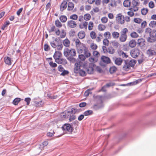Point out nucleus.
Returning a JSON list of instances; mask_svg holds the SVG:
<instances>
[{
	"label": "nucleus",
	"mask_w": 156,
	"mask_h": 156,
	"mask_svg": "<svg viewBox=\"0 0 156 156\" xmlns=\"http://www.w3.org/2000/svg\"><path fill=\"white\" fill-rule=\"evenodd\" d=\"M68 118H69V121L71 122L76 119V117L75 115L72 114L71 112H70V113L69 114Z\"/></svg>",
	"instance_id": "obj_23"
},
{
	"label": "nucleus",
	"mask_w": 156,
	"mask_h": 156,
	"mask_svg": "<svg viewBox=\"0 0 156 156\" xmlns=\"http://www.w3.org/2000/svg\"><path fill=\"white\" fill-rule=\"evenodd\" d=\"M118 53L119 55L121 56L123 58H126L128 57V56L126 55V53H124L123 51H118Z\"/></svg>",
	"instance_id": "obj_22"
},
{
	"label": "nucleus",
	"mask_w": 156,
	"mask_h": 156,
	"mask_svg": "<svg viewBox=\"0 0 156 156\" xmlns=\"http://www.w3.org/2000/svg\"><path fill=\"white\" fill-rule=\"evenodd\" d=\"M116 20L118 23L122 24L124 23V20L122 18V15L120 14L117 15L116 17Z\"/></svg>",
	"instance_id": "obj_11"
},
{
	"label": "nucleus",
	"mask_w": 156,
	"mask_h": 156,
	"mask_svg": "<svg viewBox=\"0 0 156 156\" xmlns=\"http://www.w3.org/2000/svg\"><path fill=\"white\" fill-rule=\"evenodd\" d=\"M111 35L110 33V32L108 31L105 32L104 34V37H107L108 38L110 37Z\"/></svg>",
	"instance_id": "obj_54"
},
{
	"label": "nucleus",
	"mask_w": 156,
	"mask_h": 156,
	"mask_svg": "<svg viewBox=\"0 0 156 156\" xmlns=\"http://www.w3.org/2000/svg\"><path fill=\"white\" fill-rule=\"evenodd\" d=\"M90 35L92 39H94L96 37V34L95 32L93 31H92L90 32Z\"/></svg>",
	"instance_id": "obj_45"
},
{
	"label": "nucleus",
	"mask_w": 156,
	"mask_h": 156,
	"mask_svg": "<svg viewBox=\"0 0 156 156\" xmlns=\"http://www.w3.org/2000/svg\"><path fill=\"white\" fill-rule=\"evenodd\" d=\"M142 21V20L139 18H135L134 19V21L137 23H140Z\"/></svg>",
	"instance_id": "obj_51"
},
{
	"label": "nucleus",
	"mask_w": 156,
	"mask_h": 156,
	"mask_svg": "<svg viewBox=\"0 0 156 156\" xmlns=\"http://www.w3.org/2000/svg\"><path fill=\"white\" fill-rule=\"evenodd\" d=\"M63 43L65 46L68 47L69 46L70 41L68 39L66 38L63 41Z\"/></svg>",
	"instance_id": "obj_25"
},
{
	"label": "nucleus",
	"mask_w": 156,
	"mask_h": 156,
	"mask_svg": "<svg viewBox=\"0 0 156 156\" xmlns=\"http://www.w3.org/2000/svg\"><path fill=\"white\" fill-rule=\"evenodd\" d=\"M74 6V4L71 2H70L68 3L67 10L68 11H71L73 9Z\"/></svg>",
	"instance_id": "obj_24"
},
{
	"label": "nucleus",
	"mask_w": 156,
	"mask_h": 156,
	"mask_svg": "<svg viewBox=\"0 0 156 156\" xmlns=\"http://www.w3.org/2000/svg\"><path fill=\"white\" fill-rule=\"evenodd\" d=\"M63 130H66L69 132H72L73 130L72 124L66 123L64 124L62 127Z\"/></svg>",
	"instance_id": "obj_6"
},
{
	"label": "nucleus",
	"mask_w": 156,
	"mask_h": 156,
	"mask_svg": "<svg viewBox=\"0 0 156 156\" xmlns=\"http://www.w3.org/2000/svg\"><path fill=\"white\" fill-rule=\"evenodd\" d=\"M108 18L106 17H103L101 19V22L104 23H106L108 21Z\"/></svg>",
	"instance_id": "obj_55"
},
{
	"label": "nucleus",
	"mask_w": 156,
	"mask_h": 156,
	"mask_svg": "<svg viewBox=\"0 0 156 156\" xmlns=\"http://www.w3.org/2000/svg\"><path fill=\"white\" fill-rule=\"evenodd\" d=\"M74 56H70L66 57L67 59L71 62L73 63L76 62V59L73 57Z\"/></svg>",
	"instance_id": "obj_29"
},
{
	"label": "nucleus",
	"mask_w": 156,
	"mask_h": 156,
	"mask_svg": "<svg viewBox=\"0 0 156 156\" xmlns=\"http://www.w3.org/2000/svg\"><path fill=\"white\" fill-rule=\"evenodd\" d=\"M115 52L114 49L112 47H110L108 49V52L111 54H113Z\"/></svg>",
	"instance_id": "obj_28"
},
{
	"label": "nucleus",
	"mask_w": 156,
	"mask_h": 156,
	"mask_svg": "<svg viewBox=\"0 0 156 156\" xmlns=\"http://www.w3.org/2000/svg\"><path fill=\"white\" fill-rule=\"evenodd\" d=\"M148 11V9H147L144 8L141 9V13L143 15H145L147 14Z\"/></svg>",
	"instance_id": "obj_38"
},
{
	"label": "nucleus",
	"mask_w": 156,
	"mask_h": 156,
	"mask_svg": "<svg viewBox=\"0 0 156 156\" xmlns=\"http://www.w3.org/2000/svg\"><path fill=\"white\" fill-rule=\"evenodd\" d=\"M93 113V111L92 110H89L83 113V115L85 116H87L92 114Z\"/></svg>",
	"instance_id": "obj_43"
},
{
	"label": "nucleus",
	"mask_w": 156,
	"mask_h": 156,
	"mask_svg": "<svg viewBox=\"0 0 156 156\" xmlns=\"http://www.w3.org/2000/svg\"><path fill=\"white\" fill-rule=\"evenodd\" d=\"M117 68L115 66H112L109 69V72L111 74H113L115 73L116 71Z\"/></svg>",
	"instance_id": "obj_31"
},
{
	"label": "nucleus",
	"mask_w": 156,
	"mask_h": 156,
	"mask_svg": "<svg viewBox=\"0 0 156 156\" xmlns=\"http://www.w3.org/2000/svg\"><path fill=\"white\" fill-rule=\"evenodd\" d=\"M56 29H57L55 28V26L53 25L50 28V29L49 30L48 32L49 33H51V32L55 31Z\"/></svg>",
	"instance_id": "obj_57"
},
{
	"label": "nucleus",
	"mask_w": 156,
	"mask_h": 156,
	"mask_svg": "<svg viewBox=\"0 0 156 156\" xmlns=\"http://www.w3.org/2000/svg\"><path fill=\"white\" fill-rule=\"evenodd\" d=\"M69 113H70V111L63 112L61 114L60 116L63 119H68Z\"/></svg>",
	"instance_id": "obj_14"
},
{
	"label": "nucleus",
	"mask_w": 156,
	"mask_h": 156,
	"mask_svg": "<svg viewBox=\"0 0 156 156\" xmlns=\"http://www.w3.org/2000/svg\"><path fill=\"white\" fill-rule=\"evenodd\" d=\"M67 6V2L66 1H64L61 3L60 6V9L61 11H63L66 9Z\"/></svg>",
	"instance_id": "obj_15"
},
{
	"label": "nucleus",
	"mask_w": 156,
	"mask_h": 156,
	"mask_svg": "<svg viewBox=\"0 0 156 156\" xmlns=\"http://www.w3.org/2000/svg\"><path fill=\"white\" fill-rule=\"evenodd\" d=\"M56 62L58 64H66L67 63L66 59L63 58H60L59 60Z\"/></svg>",
	"instance_id": "obj_19"
},
{
	"label": "nucleus",
	"mask_w": 156,
	"mask_h": 156,
	"mask_svg": "<svg viewBox=\"0 0 156 156\" xmlns=\"http://www.w3.org/2000/svg\"><path fill=\"white\" fill-rule=\"evenodd\" d=\"M4 62L6 64L9 66L11 65V58L10 57L8 56L5 57L4 58Z\"/></svg>",
	"instance_id": "obj_18"
},
{
	"label": "nucleus",
	"mask_w": 156,
	"mask_h": 156,
	"mask_svg": "<svg viewBox=\"0 0 156 156\" xmlns=\"http://www.w3.org/2000/svg\"><path fill=\"white\" fill-rule=\"evenodd\" d=\"M71 112V113L73 114V113L74 114L77 113L79 112L80 111L79 110L77 109V108H72L71 109V111H70Z\"/></svg>",
	"instance_id": "obj_41"
},
{
	"label": "nucleus",
	"mask_w": 156,
	"mask_h": 156,
	"mask_svg": "<svg viewBox=\"0 0 156 156\" xmlns=\"http://www.w3.org/2000/svg\"><path fill=\"white\" fill-rule=\"evenodd\" d=\"M25 101L27 102V105H29L31 101V99L30 98H27L25 99Z\"/></svg>",
	"instance_id": "obj_59"
},
{
	"label": "nucleus",
	"mask_w": 156,
	"mask_h": 156,
	"mask_svg": "<svg viewBox=\"0 0 156 156\" xmlns=\"http://www.w3.org/2000/svg\"><path fill=\"white\" fill-rule=\"evenodd\" d=\"M109 43V41L106 38L104 39L103 40V44L105 46H108Z\"/></svg>",
	"instance_id": "obj_49"
},
{
	"label": "nucleus",
	"mask_w": 156,
	"mask_h": 156,
	"mask_svg": "<svg viewBox=\"0 0 156 156\" xmlns=\"http://www.w3.org/2000/svg\"><path fill=\"white\" fill-rule=\"evenodd\" d=\"M70 18L73 20H75L77 19L78 16L76 14H73L70 16Z\"/></svg>",
	"instance_id": "obj_50"
},
{
	"label": "nucleus",
	"mask_w": 156,
	"mask_h": 156,
	"mask_svg": "<svg viewBox=\"0 0 156 156\" xmlns=\"http://www.w3.org/2000/svg\"><path fill=\"white\" fill-rule=\"evenodd\" d=\"M50 44L52 47L54 48H56L58 44L55 43L54 41H52L50 42Z\"/></svg>",
	"instance_id": "obj_46"
},
{
	"label": "nucleus",
	"mask_w": 156,
	"mask_h": 156,
	"mask_svg": "<svg viewBox=\"0 0 156 156\" xmlns=\"http://www.w3.org/2000/svg\"><path fill=\"white\" fill-rule=\"evenodd\" d=\"M75 67L74 69L75 73H79L80 76H85L86 73L84 69H85L84 67H83L80 63H76L75 64Z\"/></svg>",
	"instance_id": "obj_1"
},
{
	"label": "nucleus",
	"mask_w": 156,
	"mask_h": 156,
	"mask_svg": "<svg viewBox=\"0 0 156 156\" xmlns=\"http://www.w3.org/2000/svg\"><path fill=\"white\" fill-rule=\"evenodd\" d=\"M64 55L66 57L70 56H75L76 55V51L75 49H69L66 48L64 49Z\"/></svg>",
	"instance_id": "obj_3"
},
{
	"label": "nucleus",
	"mask_w": 156,
	"mask_h": 156,
	"mask_svg": "<svg viewBox=\"0 0 156 156\" xmlns=\"http://www.w3.org/2000/svg\"><path fill=\"white\" fill-rule=\"evenodd\" d=\"M137 44L141 47L145 45V40L143 38L139 39L137 40Z\"/></svg>",
	"instance_id": "obj_13"
},
{
	"label": "nucleus",
	"mask_w": 156,
	"mask_h": 156,
	"mask_svg": "<svg viewBox=\"0 0 156 156\" xmlns=\"http://www.w3.org/2000/svg\"><path fill=\"white\" fill-rule=\"evenodd\" d=\"M59 19L62 22L64 23L66 21L67 17L65 16L62 15L60 17Z\"/></svg>",
	"instance_id": "obj_30"
},
{
	"label": "nucleus",
	"mask_w": 156,
	"mask_h": 156,
	"mask_svg": "<svg viewBox=\"0 0 156 156\" xmlns=\"http://www.w3.org/2000/svg\"><path fill=\"white\" fill-rule=\"evenodd\" d=\"M90 93V90H87L84 93V95L86 97L87 96L89 95Z\"/></svg>",
	"instance_id": "obj_64"
},
{
	"label": "nucleus",
	"mask_w": 156,
	"mask_h": 156,
	"mask_svg": "<svg viewBox=\"0 0 156 156\" xmlns=\"http://www.w3.org/2000/svg\"><path fill=\"white\" fill-rule=\"evenodd\" d=\"M122 61V59L120 58H115V59L114 60L115 64L118 66L120 65L121 64Z\"/></svg>",
	"instance_id": "obj_17"
},
{
	"label": "nucleus",
	"mask_w": 156,
	"mask_h": 156,
	"mask_svg": "<svg viewBox=\"0 0 156 156\" xmlns=\"http://www.w3.org/2000/svg\"><path fill=\"white\" fill-rule=\"evenodd\" d=\"M90 18H91V16H90V15L89 14L87 13V14H85L84 15V19L85 20H86V21L89 20H90Z\"/></svg>",
	"instance_id": "obj_40"
},
{
	"label": "nucleus",
	"mask_w": 156,
	"mask_h": 156,
	"mask_svg": "<svg viewBox=\"0 0 156 156\" xmlns=\"http://www.w3.org/2000/svg\"><path fill=\"white\" fill-rule=\"evenodd\" d=\"M75 44L76 47H77V46H79L82 44V43H81L80 41L78 39H77L76 40Z\"/></svg>",
	"instance_id": "obj_53"
},
{
	"label": "nucleus",
	"mask_w": 156,
	"mask_h": 156,
	"mask_svg": "<svg viewBox=\"0 0 156 156\" xmlns=\"http://www.w3.org/2000/svg\"><path fill=\"white\" fill-rule=\"evenodd\" d=\"M130 54L133 58H136L139 55L140 50L138 48L133 49L131 51Z\"/></svg>",
	"instance_id": "obj_7"
},
{
	"label": "nucleus",
	"mask_w": 156,
	"mask_h": 156,
	"mask_svg": "<svg viewBox=\"0 0 156 156\" xmlns=\"http://www.w3.org/2000/svg\"><path fill=\"white\" fill-rule=\"evenodd\" d=\"M128 32V30L126 28H124L122 29L120 32V36L119 38V40L122 42H124L126 41L127 38V33Z\"/></svg>",
	"instance_id": "obj_4"
},
{
	"label": "nucleus",
	"mask_w": 156,
	"mask_h": 156,
	"mask_svg": "<svg viewBox=\"0 0 156 156\" xmlns=\"http://www.w3.org/2000/svg\"><path fill=\"white\" fill-rule=\"evenodd\" d=\"M112 35L113 38L117 39L119 37V34L117 32H114L112 33Z\"/></svg>",
	"instance_id": "obj_32"
},
{
	"label": "nucleus",
	"mask_w": 156,
	"mask_h": 156,
	"mask_svg": "<svg viewBox=\"0 0 156 156\" xmlns=\"http://www.w3.org/2000/svg\"><path fill=\"white\" fill-rule=\"evenodd\" d=\"M98 28L99 30L101 31L105 30L106 27L104 25L100 24L98 26Z\"/></svg>",
	"instance_id": "obj_44"
},
{
	"label": "nucleus",
	"mask_w": 156,
	"mask_h": 156,
	"mask_svg": "<svg viewBox=\"0 0 156 156\" xmlns=\"http://www.w3.org/2000/svg\"><path fill=\"white\" fill-rule=\"evenodd\" d=\"M78 52L79 53H82L85 51L87 50V48L86 47L85 45L82 43L81 44L76 47Z\"/></svg>",
	"instance_id": "obj_8"
},
{
	"label": "nucleus",
	"mask_w": 156,
	"mask_h": 156,
	"mask_svg": "<svg viewBox=\"0 0 156 156\" xmlns=\"http://www.w3.org/2000/svg\"><path fill=\"white\" fill-rule=\"evenodd\" d=\"M147 54L149 57L152 56L156 55V52L153 49L150 48L147 50Z\"/></svg>",
	"instance_id": "obj_12"
},
{
	"label": "nucleus",
	"mask_w": 156,
	"mask_h": 156,
	"mask_svg": "<svg viewBox=\"0 0 156 156\" xmlns=\"http://www.w3.org/2000/svg\"><path fill=\"white\" fill-rule=\"evenodd\" d=\"M132 4L133 7H135L138 5L139 2L137 0H133L132 1Z\"/></svg>",
	"instance_id": "obj_37"
},
{
	"label": "nucleus",
	"mask_w": 156,
	"mask_h": 156,
	"mask_svg": "<svg viewBox=\"0 0 156 156\" xmlns=\"http://www.w3.org/2000/svg\"><path fill=\"white\" fill-rule=\"evenodd\" d=\"M145 33H149V35L150 36V34H151L152 33V31L151 30V29L149 28H147L145 29Z\"/></svg>",
	"instance_id": "obj_56"
},
{
	"label": "nucleus",
	"mask_w": 156,
	"mask_h": 156,
	"mask_svg": "<svg viewBox=\"0 0 156 156\" xmlns=\"http://www.w3.org/2000/svg\"><path fill=\"white\" fill-rule=\"evenodd\" d=\"M131 37L134 38H137L138 37V35L135 32H132L130 34Z\"/></svg>",
	"instance_id": "obj_42"
},
{
	"label": "nucleus",
	"mask_w": 156,
	"mask_h": 156,
	"mask_svg": "<svg viewBox=\"0 0 156 156\" xmlns=\"http://www.w3.org/2000/svg\"><path fill=\"white\" fill-rule=\"evenodd\" d=\"M69 73V72L68 71L65 70L64 69L62 72V73L61 74V75L63 76H65L66 75H67Z\"/></svg>",
	"instance_id": "obj_52"
},
{
	"label": "nucleus",
	"mask_w": 156,
	"mask_h": 156,
	"mask_svg": "<svg viewBox=\"0 0 156 156\" xmlns=\"http://www.w3.org/2000/svg\"><path fill=\"white\" fill-rule=\"evenodd\" d=\"M78 36L80 39H83L85 37V33L83 31H81L78 33Z\"/></svg>",
	"instance_id": "obj_21"
},
{
	"label": "nucleus",
	"mask_w": 156,
	"mask_h": 156,
	"mask_svg": "<svg viewBox=\"0 0 156 156\" xmlns=\"http://www.w3.org/2000/svg\"><path fill=\"white\" fill-rule=\"evenodd\" d=\"M147 41L149 42H154L156 41V30L152 31L151 34L149 37L147 39Z\"/></svg>",
	"instance_id": "obj_5"
},
{
	"label": "nucleus",
	"mask_w": 156,
	"mask_h": 156,
	"mask_svg": "<svg viewBox=\"0 0 156 156\" xmlns=\"http://www.w3.org/2000/svg\"><path fill=\"white\" fill-rule=\"evenodd\" d=\"M136 61L135 60L132 59L130 60H126L124 61L125 64L123 67V69L128 71L130 69V67H133L136 64Z\"/></svg>",
	"instance_id": "obj_2"
},
{
	"label": "nucleus",
	"mask_w": 156,
	"mask_h": 156,
	"mask_svg": "<svg viewBox=\"0 0 156 156\" xmlns=\"http://www.w3.org/2000/svg\"><path fill=\"white\" fill-rule=\"evenodd\" d=\"M21 100V99L20 98H16L13 101L12 103L15 105H17Z\"/></svg>",
	"instance_id": "obj_27"
},
{
	"label": "nucleus",
	"mask_w": 156,
	"mask_h": 156,
	"mask_svg": "<svg viewBox=\"0 0 156 156\" xmlns=\"http://www.w3.org/2000/svg\"><path fill=\"white\" fill-rule=\"evenodd\" d=\"M149 26L151 27H156V22L154 21H151L149 24Z\"/></svg>",
	"instance_id": "obj_35"
},
{
	"label": "nucleus",
	"mask_w": 156,
	"mask_h": 156,
	"mask_svg": "<svg viewBox=\"0 0 156 156\" xmlns=\"http://www.w3.org/2000/svg\"><path fill=\"white\" fill-rule=\"evenodd\" d=\"M51 4L50 2H48L46 5L45 9L46 10H47L51 9Z\"/></svg>",
	"instance_id": "obj_60"
},
{
	"label": "nucleus",
	"mask_w": 156,
	"mask_h": 156,
	"mask_svg": "<svg viewBox=\"0 0 156 156\" xmlns=\"http://www.w3.org/2000/svg\"><path fill=\"white\" fill-rule=\"evenodd\" d=\"M83 52L85 58H88L90 57L91 55L90 53L88 51V48H87V50H85Z\"/></svg>",
	"instance_id": "obj_33"
},
{
	"label": "nucleus",
	"mask_w": 156,
	"mask_h": 156,
	"mask_svg": "<svg viewBox=\"0 0 156 156\" xmlns=\"http://www.w3.org/2000/svg\"><path fill=\"white\" fill-rule=\"evenodd\" d=\"M67 25L69 27L73 28L76 27L77 26L76 23L73 20H70L67 22Z\"/></svg>",
	"instance_id": "obj_10"
},
{
	"label": "nucleus",
	"mask_w": 156,
	"mask_h": 156,
	"mask_svg": "<svg viewBox=\"0 0 156 156\" xmlns=\"http://www.w3.org/2000/svg\"><path fill=\"white\" fill-rule=\"evenodd\" d=\"M101 59L106 64H109L111 62V60L109 58L105 56H101Z\"/></svg>",
	"instance_id": "obj_16"
},
{
	"label": "nucleus",
	"mask_w": 156,
	"mask_h": 156,
	"mask_svg": "<svg viewBox=\"0 0 156 156\" xmlns=\"http://www.w3.org/2000/svg\"><path fill=\"white\" fill-rule=\"evenodd\" d=\"M131 2L129 0H125L123 3V5L125 7H128L130 5Z\"/></svg>",
	"instance_id": "obj_26"
},
{
	"label": "nucleus",
	"mask_w": 156,
	"mask_h": 156,
	"mask_svg": "<svg viewBox=\"0 0 156 156\" xmlns=\"http://www.w3.org/2000/svg\"><path fill=\"white\" fill-rule=\"evenodd\" d=\"M97 45L96 44L94 43H92L90 45V48H91L94 50H95L97 48Z\"/></svg>",
	"instance_id": "obj_48"
},
{
	"label": "nucleus",
	"mask_w": 156,
	"mask_h": 156,
	"mask_svg": "<svg viewBox=\"0 0 156 156\" xmlns=\"http://www.w3.org/2000/svg\"><path fill=\"white\" fill-rule=\"evenodd\" d=\"M50 66L53 67H55L57 66V64L55 63H53V62H50L49 63Z\"/></svg>",
	"instance_id": "obj_58"
},
{
	"label": "nucleus",
	"mask_w": 156,
	"mask_h": 156,
	"mask_svg": "<svg viewBox=\"0 0 156 156\" xmlns=\"http://www.w3.org/2000/svg\"><path fill=\"white\" fill-rule=\"evenodd\" d=\"M93 23L92 22L90 21L89 23L88 29L89 30H91L92 29L93 27Z\"/></svg>",
	"instance_id": "obj_47"
},
{
	"label": "nucleus",
	"mask_w": 156,
	"mask_h": 156,
	"mask_svg": "<svg viewBox=\"0 0 156 156\" xmlns=\"http://www.w3.org/2000/svg\"><path fill=\"white\" fill-rule=\"evenodd\" d=\"M55 24L57 27L58 28H60L62 26V23L58 19L55 20Z\"/></svg>",
	"instance_id": "obj_36"
},
{
	"label": "nucleus",
	"mask_w": 156,
	"mask_h": 156,
	"mask_svg": "<svg viewBox=\"0 0 156 156\" xmlns=\"http://www.w3.org/2000/svg\"><path fill=\"white\" fill-rule=\"evenodd\" d=\"M136 43L135 40L132 39L130 40L129 43V45L131 48H134L136 45Z\"/></svg>",
	"instance_id": "obj_20"
},
{
	"label": "nucleus",
	"mask_w": 156,
	"mask_h": 156,
	"mask_svg": "<svg viewBox=\"0 0 156 156\" xmlns=\"http://www.w3.org/2000/svg\"><path fill=\"white\" fill-rule=\"evenodd\" d=\"M34 103L36 106L39 107L42 106L43 104V103L42 101L38 102L35 101Z\"/></svg>",
	"instance_id": "obj_34"
},
{
	"label": "nucleus",
	"mask_w": 156,
	"mask_h": 156,
	"mask_svg": "<svg viewBox=\"0 0 156 156\" xmlns=\"http://www.w3.org/2000/svg\"><path fill=\"white\" fill-rule=\"evenodd\" d=\"M64 69L63 67L62 66L59 65L58 66V70L59 71L62 72Z\"/></svg>",
	"instance_id": "obj_63"
},
{
	"label": "nucleus",
	"mask_w": 156,
	"mask_h": 156,
	"mask_svg": "<svg viewBox=\"0 0 156 156\" xmlns=\"http://www.w3.org/2000/svg\"><path fill=\"white\" fill-rule=\"evenodd\" d=\"M62 56V54L61 52L55 51L53 55V57L55 59V62H57Z\"/></svg>",
	"instance_id": "obj_9"
},
{
	"label": "nucleus",
	"mask_w": 156,
	"mask_h": 156,
	"mask_svg": "<svg viewBox=\"0 0 156 156\" xmlns=\"http://www.w3.org/2000/svg\"><path fill=\"white\" fill-rule=\"evenodd\" d=\"M44 50L45 51H48L50 50L49 46L47 44H44Z\"/></svg>",
	"instance_id": "obj_39"
},
{
	"label": "nucleus",
	"mask_w": 156,
	"mask_h": 156,
	"mask_svg": "<svg viewBox=\"0 0 156 156\" xmlns=\"http://www.w3.org/2000/svg\"><path fill=\"white\" fill-rule=\"evenodd\" d=\"M57 49L58 50H61L63 48V45L62 44H60L58 45V44H57Z\"/></svg>",
	"instance_id": "obj_62"
},
{
	"label": "nucleus",
	"mask_w": 156,
	"mask_h": 156,
	"mask_svg": "<svg viewBox=\"0 0 156 156\" xmlns=\"http://www.w3.org/2000/svg\"><path fill=\"white\" fill-rule=\"evenodd\" d=\"M149 6L151 8H153L154 7V4L153 2L151 1L149 3Z\"/></svg>",
	"instance_id": "obj_61"
}]
</instances>
